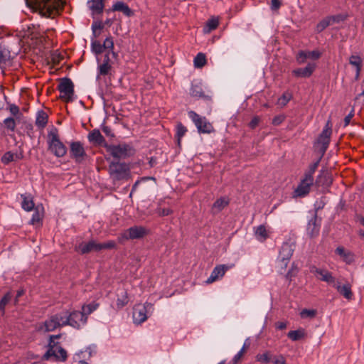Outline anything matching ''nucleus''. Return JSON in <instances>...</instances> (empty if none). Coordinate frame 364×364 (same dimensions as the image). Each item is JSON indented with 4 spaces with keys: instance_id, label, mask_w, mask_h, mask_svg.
<instances>
[{
    "instance_id": "b1692460",
    "label": "nucleus",
    "mask_w": 364,
    "mask_h": 364,
    "mask_svg": "<svg viewBox=\"0 0 364 364\" xmlns=\"http://www.w3.org/2000/svg\"><path fill=\"white\" fill-rule=\"evenodd\" d=\"M336 253L339 255L346 264H350L354 262V254L350 251L346 250L342 246H339L336 249Z\"/></svg>"
},
{
    "instance_id": "6e6552de",
    "label": "nucleus",
    "mask_w": 364,
    "mask_h": 364,
    "mask_svg": "<svg viewBox=\"0 0 364 364\" xmlns=\"http://www.w3.org/2000/svg\"><path fill=\"white\" fill-rule=\"evenodd\" d=\"M58 90L60 92V98L61 100L66 102L73 101L74 85L70 79L67 77L61 79Z\"/></svg>"
},
{
    "instance_id": "ea45409f",
    "label": "nucleus",
    "mask_w": 364,
    "mask_h": 364,
    "mask_svg": "<svg viewBox=\"0 0 364 364\" xmlns=\"http://www.w3.org/2000/svg\"><path fill=\"white\" fill-rule=\"evenodd\" d=\"M44 325L46 331H53L59 327V323L56 321L53 316L46 320Z\"/></svg>"
},
{
    "instance_id": "13d9d810",
    "label": "nucleus",
    "mask_w": 364,
    "mask_h": 364,
    "mask_svg": "<svg viewBox=\"0 0 364 364\" xmlns=\"http://www.w3.org/2000/svg\"><path fill=\"white\" fill-rule=\"evenodd\" d=\"M272 361L274 364H287L286 359L282 355L274 356Z\"/></svg>"
},
{
    "instance_id": "72a5a7b5",
    "label": "nucleus",
    "mask_w": 364,
    "mask_h": 364,
    "mask_svg": "<svg viewBox=\"0 0 364 364\" xmlns=\"http://www.w3.org/2000/svg\"><path fill=\"white\" fill-rule=\"evenodd\" d=\"M53 316L56 321L59 323V327L68 325L69 319L67 311L56 314Z\"/></svg>"
},
{
    "instance_id": "5fc2aeb1",
    "label": "nucleus",
    "mask_w": 364,
    "mask_h": 364,
    "mask_svg": "<svg viewBox=\"0 0 364 364\" xmlns=\"http://www.w3.org/2000/svg\"><path fill=\"white\" fill-rule=\"evenodd\" d=\"M9 109L10 113L14 117H16V118H18V116L21 114V112H20L19 107L17 105H14V104L9 105Z\"/></svg>"
},
{
    "instance_id": "de8ad7c7",
    "label": "nucleus",
    "mask_w": 364,
    "mask_h": 364,
    "mask_svg": "<svg viewBox=\"0 0 364 364\" xmlns=\"http://www.w3.org/2000/svg\"><path fill=\"white\" fill-rule=\"evenodd\" d=\"M98 306H99V304L95 303V302H92L87 305H84V306H82V312L85 313V316H87L88 314H90L92 311L96 310Z\"/></svg>"
},
{
    "instance_id": "c9c22d12",
    "label": "nucleus",
    "mask_w": 364,
    "mask_h": 364,
    "mask_svg": "<svg viewBox=\"0 0 364 364\" xmlns=\"http://www.w3.org/2000/svg\"><path fill=\"white\" fill-rule=\"evenodd\" d=\"M21 198H23L21 205L23 210L26 211H31L35 208V204L32 198L24 195H21Z\"/></svg>"
},
{
    "instance_id": "7c9ffc66",
    "label": "nucleus",
    "mask_w": 364,
    "mask_h": 364,
    "mask_svg": "<svg viewBox=\"0 0 364 364\" xmlns=\"http://www.w3.org/2000/svg\"><path fill=\"white\" fill-rule=\"evenodd\" d=\"M220 18L218 16H212L210 18L204 27V32L209 33L212 31L215 30L219 25Z\"/></svg>"
},
{
    "instance_id": "9d476101",
    "label": "nucleus",
    "mask_w": 364,
    "mask_h": 364,
    "mask_svg": "<svg viewBox=\"0 0 364 364\" xmlns=\"http://www.w3.org/2000/svg\"><path fill=\"white\" fill-rule=\"evenodd\" d=\"M152 307L151 303H145L144 304H136L133 309V321L136 324H141L147 319V309Z\"/></svg>"
},
{
    "instance_id": "0e129e2a",
    "label": "nucleus",
    "mask_w": 364,
    "mask_h": 364,
    "mask_svg": "<svg viewBox=\"0 0 364 364\" xmlns=\"http://www.w3.org/2000/svg\"><path fill=\"white\" fill-rule=\"evenodd\" d=\"M60 336H61V334L50 336V339H49L48 347L53 346L52 345H53L54 343H56L55 342V339H58L60 338Z\"/></svg>"
},
{
    "instance_id": "bb28decb",
    "label": "nucleus",
    "mask_w": 364,
    "mask_h": 364,
    "mask_svg": "<svg viewBox=\"0 0 364 364\" xmlns=\"http://www.w3.org/2000/svg\"><path fill=\"white\" fill-rule=\"evenodd\" d=\"M87 4L93 15L102 13L105 6L103 0H90Z\"/></svg>"
},
{
    "instance_id": "2f4dec72",
    "label": "nucleus",
    "mask_w": 364,
    "mask_h": 364,
    "mask_svg": "<svg viewBox=\"0 0 364 364\" xmlns=\"http://www.w3.org/2000/svg\"><path fill=\"white\" fill-rule=\"evenodd\" d=\"M190 95L193 97L196 98H205L209 99L210 97L205 95L204 92L203 91L202 87L200 85H192L190 90Z\"/></svg>"
},
{
    "instance_id": "a878e982",
    "label": "nucleus",
    "mask_w": 364,
    "mask_h": 364,
    "mask_svg": "<svg viewBox=\"0 0 364 364\" xmlns=\"http://www.w3.org/2000/svg\"><path fill=\"white\" fill-rule=\"evenodd\" d=\"M34 209H35V213H33V215L32 216V218L31 220V223L32 225H41L42 220H43V218L44 217V213H45L44 208L41 204H40V205H37Z\"/></svg>"
},
{
    "instance_id": "052dcab7",
    "label": "nucleus",
    "mask_w": 364,
    "mask_h": 364,
    "mask_svg": "<svg viewBox=\"0 0 364 364\" xmlns=\"http://www.w3.org/2000/svg\"><path fill=\"white\" fill-rule=\"evenodd\" d=\"M284 118L283 115L276 116L272 119V124L275 126L279 125L284 120Z\"/></svg>"
},
{
    "instance_id": "49530a36",
    "label": "nucleus",
    "mask_w": 364,
    "mask_h": 364,
    "mask_svg": "<svg viewBox=\"0 0 364 364\" xmlns=\"http://www.w3.org/2000/svg\"><path fill=\"white\" fill-rule=\"evenodd\" d=\"M129 302L128 294L126 291H123L121 296L117 299V309H122Z\"/></svg>"
},
{
    "instance_id": "338daca9",
    "label": "nucleus",
    "mask_w": 364,
    "mask_h": 364,
    "mask_svg": "<svg viewBox=\"0 0 364 364\" xmlns=\"http://www.w3.org/2000/svg\"><path fill=\"white\" fill-rule=\"evenodd\" d=\"M277 328L280 330L284 329L287 328V324L284 322H279L277 323Z\"/></svg>"
},
{
    "instance_id": "f3484780",
    "label": "nucleus",
    "mask_w": 364,
    "mask_h": 364,
    "mask_svg": "<svg viewBox=\"0 0 364 364\" xmlns=\"http://www.w3.org/2000/svg\"><path fill=\"white\" fill-rule=\"evenodd\" d=\"M110 53L109 52H107L105 55H104V59H103V62L102 63H101L99 66H98V75H97V77H99L100 75H103V76H105V75H107L109 74H110V72L112 70V60L110 58Z\"/></svg>"
},
{
    "instance_id": "8fccbe9b",
    "label": "nucleus",
    "mask_w": 364,
    "mask_h": 364,
    "mask_svg": "<svg viewBox=\"0 0 364 364\" xmlns=\"http://www.w3.org/2000/svg\"><path fill=\"white\" fill-rule=\"evenodd\" d=\"M316 310L304 309L300 312V316L302 318H314L316 315Z\"/></svg>"
},
{
    "instance_id": "79ce46f5",
    "label": "nucleus",
    "mask_w": 364,
    "mask_h": 364,
    "mask_svg": "<svg viewBox=\"0 0 364 364\" xmlns=\"http://www.w3.org/2000/svg\"><path fill=\"white\" fill-rule=\"evenodd\" d=\"M4 127L9 131L14 132L16 127V122L14 117H7L3 121Z\"/></svg>"
},
{
    "instance_id": "c85d7f7f",
    "label": "nucleus",
    "mask_w": 364,
    "mask_h": 364,
    "mask_svg": "<svg viewBox=\"0 0 364 364\" xmlns=\"http://www.w3.org/2000/svg\"><path fill=\"white\" fill-rule=\"evenodd\" d=\"M307 230L311 237H314L318 235L320 223H318L316 217H314L309 221Z\"/></svg>"
},
{
    "instance_id": "0eeeda50",
    "label": "nucleus",
    "mask_w": 364,
    "mask_h": 364,
    "mask_svg": "<svg viewBox=\"0 0 364 364\" xmlns=\"http://www.w3.org/2000/svg\"><path fill=\"white\" fill-rule=\"evenodd\" d=\"M188 116L192 119L200 133L211 134L215 132L213 124L205 117H201L194 111L188 112Z\"/></svg>"
},
{
    "instance_id": "3c124183",
    "label": "nucleus",
    "mask_w": 364,
    "mask_h": 364,
    "mask_svg": "<svg viewBox=\"0 0 364 364\" xmlns=\"http://www.w3.org/2000/svg\"><path fill=\"white\" fill-rule=\"evenodd\" d=\"M92 50L97 55L103 53L104 48H103L102 44H101L100 41H97L92 42Z\"/></svg>"
},
{
    "instance_id": "774afa93",
    "label": "nucleus",
    "mask_w": 364,
    "mask_h": 364,
    "mask_svg": "<svg viewBox=\"0 0 364 364\" xmlns=\"http://www.w3.org/2000/svg\"><path fill=\"white\" fill-rule=\"evenodd\" d=\"M355 70H356V73H355V80H358L360 78V75L362 68H356Z\"/></svg>"
},
{
    "instance_id": "39448f33",
    "label": "nucleus",
    "mask_w": 364,
    "mask_h": 364,
    "mask_svg": "<svg viewBox=\"0 0 364 364\" xmlns=\"http://www.w3.org/2000/svg\"><path fill=\"white\" fill-rule=\"evenodd\" d=\"M108 171L113 181L128 180L130 176L129 167L125 163L112 161L109 165Z\"/></svg>"
},
{
    "instance_id": "f8f14e48",
    "label": "nucleus",
    "mask_w": 364,
    "mask_h": 364,
    "mask_svg": "<svg viewBox=\"0 0 364 364\" xmlns=\"http://www.w3.org/2000/svg\"><path fill=\"white\" fill-rule=\"evenodd\" d=\"M58 344V343H54L53 346L48 347V350L43 356V359L48 360L53 356L57 360L65 361L67 358V352Z\"/></svg>"
},
{
    "instance_id": "cd10ccee",
    "label": "nucleus",
    "mask_w": 364,
    "mask_h": 364,
    "mask_svg": "<svg viewBox=\"0 0 364 364\" xmlns=\"http://www.w3.org/2000/svg\"><path fill=\"white\" fill-rule=\"evenodd\" d=\"M255 235L261 242H264L269 237V232L264 225H260L255 229Z\"/></svg>"
},
{
    "instance_id": "473e14b6",
    "label": "nucleus",
    "mask_w": 364,
    "mask_h": 364,
    "mask_svg": "<svg viewBox=\"0 0 364 364\" xmlns=\"http://www.w3.org/2000/svg\"><path fill=\"white\" fill-rule=\"evenodd\" d=\"M48 119V114L43 110L39 111L37 114L36 125L40 129H43L47 125Z\"/></svg>"
},
{
    "instance_id": "423d86ee",
    "label": "nucleus",
    "mask_w": 364,
    "mask_h": 364,
    "mask_svg": "<svg viewBox=\"0 0 364 364\" xmlns=\"http://www.w3.org/2000/svg\"><path fill=\"white\" fill-rule=\"evenodd\" d=\"M149 229L141 225L132 226L123 231L118 237V241L123 243L129 240L141 239L149 234Z\"/></svg>"
},
{
    "instance_id": "f257e3e1",
    "label": "nucleus",
    "mask_w": 364,
    "mask_h": 364,
    "mask_svg": "<svg viewBox=\"0 0 364 364\" xmlns=\"http://www.w3.org/2000/svg\"><path fill=\"white\" fill-rule=\"evenodd\" d=\"M320 160L311 164L308 169L305 171L298 186L294 191V197L303 198L307 196L311 190V187L314 184V174L317 169Z\"/></svg>"
},
{
    "instance_id": "1a4fd4ad",
    "label": "nucleus",
    "mask_w": 364,
    "mask_h": 364,
    "mask_svg": "<svg viewBox=\"0 0 364 364\" xmlns=\"http://www.w3.org/2000/svg\"><path fill=\"white\" fill-rule=\"evenodd\" d=\"M332 133L331 122L328 121L322 132L320 134L317 144L319 146V151L322 155L326 152L330 143V138Z\"/></svg>"
},
{
    "instance_id": "9b49d317",
    "label": "nucleus",
    "mask_w": 364,
    "mask_h": 364,
    "mask_svg": "<svg viewBox=\"0 0 364 364\" xmlns=\"http://www.w3.org/2000/svg\"><path fill=\"white\" fill-rule=\"evenodd\" d=\"M108 151L117 159H124L134 154V149L127 144L112 145L108 147Z\"/></svg>"
},
{
    "instance_id": "f704fd0d",
    "label": "nucleus",
    "mask_w": 364,
    "mask_h": 364,
    "mask_svg": "<svg viewBox=\"0 0 364 364\" xmlns=\"http://www.w3.org/2000/svg\"><path fill=\"white\" fill-rule=\"evenodd\" d=\"M104 50H108L107 52L110 53V55L113 58H117V54L113 51L114 49V41L112 37H107L103 42L102 44Z\"/></svg>"
},
{
    "instance_id": "dca6fc26",
    "label": "nucleus",
    "mask_w": 364,
    "mask_h": 364,
    "mask_svg": "<svg viewBox=\"0 0 364 364\" xmlns=\"http://www.w3.org/2000/svg\"><path fill=\"white\" fill-rule=\"evenodd\" d=\"M231 267V266H228L226 264H220L217 265L211 272L210 276L207 279V284H211L216 280L222 278L225 272Z\"/></svg>"
},
{
    "instance_id": "a19ab883",
    "label": "nucleus",
    "mask_w": 364,
    "mask_h": 364,
    "mask_svg": "<svg viewBox=\"0 0 364 364\" xmlns=\"http://www.w3.org/2000/svg\"><path fill=\"white\" fill-rule=\"evenodd\" d=\"M206 64V57L203 53H199L194 58V66L198 68H203Z\"/></svg>"
},
{
    "instance_id": "4be33fe9",
    "label": "nucleus",
    "mask_w": 364,
    "mask_h": 364,
    "mask_svg": "<svg viewBox=\"0 0 364 364\" xmlns=\"http://www.w3.org/2000/svg\"><path fill=\"white\" fill-rule=\"evenodd\" d=\"M315 68L316 64L309 63L305 68L294 70L292 73L296 77H309L312 75Z\"/></svg>"
},
{
    "instance_id": "7ed1b4c3",
    "label": "nucleus",
    "mask_w": 364,
    "mask_h": 364,
    "mask_svg": "<svg viewBox=\"0 0 364 364\" xmlns=\"http://www.w3.org/2000/svg\"><path fill=\"white\" fill-rule=\"evenodd\" d=\"M49 150L57 157H63L67 153V148L60 140L57 129H52L48 134Z\"/></svg>"
},
{
    "instance_id": "412c9836",
    "label": "nucleus",
    "mask_w": 364,
    "mask_h": 364,
    "mask_svg": "<svg viewBox=\"0 0 364 364\" xmlns=\"http://www.w3.org/2000/svg\"><path fill=\"white\" fill-rule=\"evenodd\" d=\"M332 183L331 175L326 171H321L315 181L316 186L328 187Z\"/></svg>"
},
{
    "instance_id": "e2e57ef3",
    "label": "nucleus",
    "mask_w": 364,
    "mask_h": 364,
    "mask_svg": "<svg viewBox=\"0 0 364 364\" xmlns=\"http://www.w3.org/2000/svg\"><path fill=\"white\" fill-rule=\"evenodd\" d=\"M281 6L280 0H272L271 8L272 10H277Z\"/></svg>"
},
{
    "instance_id": "4d7b16f0",
    "label": "nucleus",
    "mask_w": 364,
    "mask_h": 364,
    "mask_svg": "<svg viewBox=\"0 0 364 364\" xmlns=\"http://www.w3.org/2000/svg\"><path fill=\"white\" fill-rule=\"evenodd\" d=\"M246 349L245 346H243L242 349L235 355L233 358V362L235 364L237 363L239 360L242 358V357L245 353Z\"/></svg>"
},
{
    "instance_id": "20e7f679",
    "label": "nucleus",
    "mask_w": 364,
    "mask_h": 364,
    "mask_svg": "<svg viewBox=\"0 0 364 364\" xmlns=\"http://www.w3.org/2000/svg\"><path fill=\"white\" fill-rule=\"evenodd\" d=\"M27 3L33 4L48 16L63 8V0H26Z\"/></svg>"
},
{
    "instance_id": "69168bd1",
    "label": "nucleus",
    "mask_w": 364,
    "mask_h": 364,
    "mask_svg": "<svg viewBox=\"0 0 364 364\" xmlns=\"http://www.w3.org/2000/svg\"><path fill=\"white\" fill-rule=\"evenodd\" d=\"M93 28H98L100 30L104 28V24L102 22L95 23L92 26Z\"/></svg>"
},
{
    "instance_id": "f03ea898",
    "label": "nucleus",
    "mask_w": 364,
    "mask_h": 364,
    "mask_svg": "<svg viewBox=\"0 0 364 364\" xmlns=\"http://www.w3.org/2000/svg\"><path fill=\"white\" fill-rule=\"evenodd\" d=\"M115 247L116 243L112 240L104 243H98L95 240H90L88 242L80 243L75 247V250L81 255H85L91 252H100L105 249H113Z\"/></svg>"
},
{
    "instance_id": "c756f323",
    "label": "nucleus",
    "mask_w": 364,
    "mask_h": 364,
    "mask_svg": "<svg viewBox=\"0 0 364 364\" xmlns=\"http://www.w3.org/2000/svg\"><path fill=\"white\" fill-rule=\"evenodd\" d=\"M88 139L90 142H94L98 145L102 144L105 139L98 129H94L88 134Z\"/></svg>"
},
{
    "instance_id": "6e6d98bb",
    "label": "nucleus",
    "mask_w": 364,
    "mask_h": 364,
    "mask_svg": "<svg viewBox=\"0 0 364 364\" xmlns=\"http://www.w3.org/2000/svg\"><path fill=\"white\" fill-rule=\"evenodd\" d=\"M156 213L159 216L162 217L171 215L173 213V210L170 208H159L156 210Z\"/></svg>"
},
{
    "instance_id": "ddd939ff",
    "label": "nucleus",
    "mask_w": 364,
    "mask_h": 364,
    "mask_svg": "<svg viewBox=\"0 0 364 364\" xmlns=\"http://www.w3.org/2000/svg\"><path fill=\"white\" fill-rule=\"evenodd\" d=\"M310 272L314 274L318 279L325 282L330 285L333 286L336 282V279L333 276L332 272L326 269H321L316 266H311L310 267Z\"/></svg>"
},
{
    "instance_id": "e433bc0d",
    "label": "nucleus",
    "mask_w": 364,
    "mask_h": 364,
    "mask_svg": "<svg viewBox=\"0 0 364 364\" xmlns=\"http://www.w3.org/2000/svg\"><path fill=\"white\" fill-rule=\"evenodd\" d=\"M305 336H306L305 331H304V329H302V328L298 329L296 331H291L287 334L288 338L294 341H299V340L304 338Z\"/></svg>"
},
{
    "instance_id": "5701e85b",
    "label": "nucleus",
    "mask_w": 364,
    "mask_h": 364,
    "mask_svg": "<svg viewBox=\"0 0 364 364\" xmlns=\"http://www.w3.org/2000/svg\"><path fill=\"white\" fill-rule=\"evenodd\" d=\"M112 11H120L127 17L134 15V11L129 7V6L123 1H117L112 5Z\"/></svg>"
},
{
    "instance_id": "864d4df0",
    "label": "nucleus",
    "mask_w": 364,
    "mask_h": 364,
    "mask_svg": "<svg viewBox=\"0 0 364 364\" xmlns=\"http://www.w3.org/2000/svg\"><path fill=\"white\" fill-rule=\"evenodd\" d=\"M292 95L289 92H284L282 96L279 98L278 103L282 106H285L291 99Z\"/></svg>"
},
{
    "instance_id": "aec40b11",
    "label": "nucleus",
    "mask_w": 364,
    "mask_h": 364,
    "mask_svg": "<svg viewBox=\"0 0 364 364\" xmlns=\"http://www.w3.org/2000/svg\"><path fill=\"white\" fill-rule=\"evenodd\" d=\"M321 57V53L318 50L304 51L301 50L298 53L296 60L299 63H304L307 58L317 60Z\"/></svg>"
},
{
    "instance_id": "58836bf2",
    "label": "nucleus",
    "mask_w": 364,
    "mask_h": 364,
    "mask_svg": "<svg viewBox=\"0 0 364 364\" xmlns=\"http://www.w3.org/2000/svg\"><path fill=\"white\" fill-rule=\"evenodd\" d=\"M186 127L183 126L181 122H178L176 125V138L177 139V143L178 146L181 145V138L186 134Z\"/></svg>"
},
{
    "instance_id": "393cba45",
    "label": "nucleus",
    "mask_w": 364,
    "mask_h": 364,
    "mask_svg": "<svg viewBox=\"0 0 364 364\" xmlns=\"http://www.w3.org/2000/svg\"><path fill=\"white\" fill-rule=\"evenodd\" d=\"M230 203V200L227 197H221L217 199L212 205L211 211L213 214H217L222 211Z\"/></svg>"
},
{
    "instance_id": "4468645a",
    "label": "nucleus",
    "mask_w": 364,
    "mask_h": 364,
    "mask_svg": "<svg viewBox=\"0 0 364 364\" xmlns=\"http://www.w3.org/2000/svg\"><path fill=\"white\" fill-rule=\"evenodd\" d=\"M68 325L79 328L87 322V317L85 316V313L76 311L70 314L68 313Z\"/></svg>"
},
{
    "instance_id": "37998d69",
    "label": "nucleus",
    "mask_w": 364,
    "mask_h": 364,
    "mask_svg": "<svg viewBox=\"0 0 364 364\" xmlns=\"http://www.w3.org/2000/svg\"><path fill=\"white\" fill-rule=\"evenodd\" d=\"M273 358L269 351H266L262 354H257L256 355V360L262 363H268L272 360Z\"/></svg>"
},
{
    "instance_id": "603ef678",
    "label": "nucleus",
    "mask_w": 364,
    "mask_h": 364,
    "mask_svg": "<svg viewBox=\"0 0 364 364\" xmlns=\"http://www.w3.org/2000/svg\"><path fill=\"white\" fill-rule=\"evenodd\" d=\"M330 25H331V23L328 19V17H326L317 24L316 30L318 32H321Z\"/></svg>"
},
{
    "instance_id": "6ab92c4d",
    "label": "nucleus",
    "mask_w": 364,
    "mask_h": 364,
    "mask_svg": "<svg viewBox=\"0 0 364 364\" xmlns=\"http://www.w3.org/2000/svg\"><path fill=\"white\" fill-rule=\"evenodd\" d=\"M333 287L345 299L348 300H351L353 299V293L351 289L352 286L350 283L346 282L343 286H341L340 282L336 281V282L334 284Z\"/></svg>"
},
{
    "instance_id": "a211bd4d",
    "label": "nucleus",
    "mask_w": 364,
    "mask_h": 364,
    "mask_svg": "<svg viewBox=\"0 0 364 364\" xmlns=\"http://www.w3.org/2000/svg\"><path fill=\"white\" fill-rule=\"evenodd\" d=\"M294 252V248L292 245L285 242L282 245L280 252L279 258L282 262V265L286 267L287 266V262L290 259Z\"/></svg>"
},
{
    "instance_id": "4c0bfd02",
    "label": "nucleus",
    "mask_w": 364,
    "mask_h": 364,
    "mask_svg": "<svg viewBox=\"0 0 364 364\" xmlns=\"http://www.w3.org/2000/svg\"><path fill=\"white\" fill-rule=\"evenodd\" d=\"M22 159V155L14 154L11 151L6 152L1 157V162L4 164Z\"/></svg>"
},
{
    "instance_id": "a18cd8bd",
    "label": "nucleus",
    "mask_w": 364,
    "mask_h": 364,
    "mask_svg": "<svg viewBox=\"0 0 364 364\" xmlns=\"http://www.w3.org/2000/svg\"><path fill=\"white\" fill-rule=\"evenodd\" d=\"M328 19L332 24L333 23H341V22H343L345 21L348 17V15L347 14H336V15H334V16H328Z\"/></svg>"
},
{
    "instance_id": "680f3d73",
    "label": "nucleus",
    "mask_w": 364,
    "mask_h": 364,
    "mask_svg": "<svg viewBox=\"0 0 364 364\" xmlns=\"http://www.w3.org/2000/svg\"><path fill=\"white\" fill-rule=\"evenodd\" d=\"M354 116V109H352L351 112L345 117L344 119V126L347 127L353 117Z\"/></svg>"
},
{
    "instance_id": "bf43d9fd",
    "label": "nucleus",
    "mask_w": 364,
    "mask_h": 364,
    "mask_svg": "<svg viewBox=\"0 0 364 364\" xmlns=\"http://www.w3.org/2000/svg\"><path fill=\"white\" fill-rule=\"evenodd\" d=\"M260 122V119L259 117L256 116V117H254L252 120L249 123V127L251 128V129H255L256 127L258 126L259 123Z\"/></svg>"
},
{
    "instance_id": "09e8293b",
    "label": "nucleus",
    "mask_w": 364,
    "mask_h": 364,
    "mask_svg": "<svg viewBox=\"0 0 364 364\" xmlns=\"http://www.w3.org/2000/svg\"><path fill=\"white\" fill-rule=\"evenodd\" d=\"M362 59L359 55H352L349 58V63L356 68H362Z\"/></svg>"
},
{
    "instance_id": "2eb2a0df",
    "label": "nucleus",
    "mask_w": 364,
    "mask_h": 364,
    "mask_svg": "<svg viewBox=\"0 0 364 364\" xmlns=\"http://www.w3.org/2000/svg\"><path fill=\"white\" fill-rule=\"evenodd\" d=\"M70 152L71 157L78 163L81 162L86 155L82 144L80 141H73L70 144Z\"/></svg>"
},
{
    "instance_id": "c03bdc74",
    "label": "nucleus",
    "mask_w": 364,
    "mask_h": 364,
    "mask_svg": "<svg viewBox=\"0 0 364 364\" xmlns=\"http://www.w3.org/2000/svg\"><path fill=\"white\" fill-rule=\"evenodd\" d=\"M11 297H12V296H11V293L8 292L0 300V314L1 316L4 315L5 307L6 306V304L11 301Z\"/></svg>"
}]
</instances>
